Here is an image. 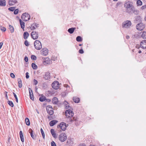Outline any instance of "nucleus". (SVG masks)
Listing matches in <instances>:
<instances>
[{"label": "nucleus", "mask_w": 146, "mask_h": 146, "mask_svg": "<svg viewBox=\"0 0 146 146\" xmlns=\"http://www.w3.org/2000/svg\"><path fill=\"white\" fill-rule=\"evenodd\" d=\"M65 115L67 119V121L69 123H72L76 119L72 117L74 115V113L72 111L70 110H68L65 111Z\"/></svg>", "instance_id": "f257e3e1"}, {"label": "nucleus", "mask_w": 146, "mask_h": 146, "mask_svg": "<svg viewBox=\"0 0 146 146\" xmlns=\"http://www.w3.org/2000/svg\"><path fill=\"white\" fill-rule=\"evenodd\" d=\"M34 46L37 50H39L42 48V44L40 41L38 40H36L34 42Z\"/></svg>", "instance_id": "f03ea898"}, {"label": "nucleus", "mask_w": 146, "mask_h": 146, "mask_svg": "<svg viewBox=\"0 0 146 146\" xmlns=\"http://www.w3.org/2000/svg\"><path fill=\"white\" fill-rule=\"evenodd\" d=\"M21 18L23 20L25 21H27L30 19V16L27 13H25L22 15Z\"/></svg>", "instance_id": "7ed1b4c3"}, {"label": "nucleus", "mask_w": 146, "mask_h": 146, "mask_svg": "<svg viewBox=\"0 0 146 146\" xmlns=\"http://www.w3.org/2000/svg\"><path fill=\"white\" fill-rule=\"evenodd\" d=\"M67 136L66 134L62 133L59 135L58 138L59 140L61 142L64 141L67 139Z\"/></svg>", "instance_id": "20e7f679"}, {"label": "nucleus", "mask_w": 146, "mask_h": 146, "mask_svg": "<svg viewBox=\"0 0 146 146\" xmlns=\"http://www.w3.org/2000/svg\"><path fill=\"white\" fill-rule=\"evenodd\" d=\"M58 128H60L63 131H64L66 129L67 126L65 123L62 122L60 123L59 125H57Z\"/></svg>", "instance_id": "39448f33"}, {"label": "nucleus", "mask_w": 146, "mask_h": 146, "mask_svg": "<svg viewBox=\"0 0 146 146\" xmlns=\"http://www.w3.org/2000/svg\"><path fill=\"white\" fill-rule=\"evenodd\" d=\"M136 28L138 30L142 31L144 29L145 25L142 23H140L136 25Z\"/></svg>", "instance_id": "423d86ee"}, {"label": "nucleus", "mask_w": 146, "mask_h": 146, "mask_svg": "<svg viewBox=\"0 0 146 146\" xmlns=\"http://www.w3.org/2000/svg\"><path fill=\"white\" fill-rule=\"evenodd\" d=\"M52 86L53 89L55 90L58 89L59 88V83L57 81H55L52 84Z\"/></svg>", "instance_id": "0eeeda50"}, {"label": "nucleus", "mask_w": 146, "mask_h": 146, "mask_svg": "<svg viewBox=\"0 0 146 146\" xmlns=\"http://www.w3.org/2000/svg\"><path fill=\"white\" fill-rule=\"evenodd\" d=\"M131 25V23L130 21H127L123 22L122 26L125 28H129Z\"/></svg>", "instance_id": "6e6552de"}, {"label": "nucleus", "mask_w": 146, "mask_h": 146, "mask_svg": "<svg viewBox=\"0 0 146 146\" xmlns=\"http://www.w3.org/2000/svg\"><path fill=\"white\" fill-rule=\"evenodd\" d=\"M31 35L33 39H36L38 37V33L36 31H32L31 33Z\"/></svg>", "instance_id": "1a4fd4ad"}, {"label": "nucleus", "mask_w": 146, "mask_h": 146, "mask_svg": "<svg viewBox=\"0 0 146 146\" xmlns=\"http://www.w3.org/2000/svg\"><path fill=\"white\" fill-rule=\"evenodd\" d=\"M140 46L143 49L146 48V40H144L141 42L140 43Z\"/></svg>", "instance_id": "9d476101"}, {"label": "nucleus", "mask_w": 146, "mask_h": 146, "mask_svg": "<svg viewBox=\"0 0 146 146\" xmlns=\"http://www.w3.org/2000/svg\"><path fill=\"white\" fill-rule=\"evenodd\" d=\"M46 110L47 112L50 115H52L53 114L54 111L53 108H46Z\"/></svg>", "instance_id": "9b49d317"}, {"label": "nucleus", "mask_w": 146, "mask_h": 146, "mask_svg": "<svg viewBox=\"0 0 146 146\" xmlns=\"http://www.w3.org/2000/svg\"><path fill=\"white\" fill-rule=\"evenodd\" d=\"M50 73L48 72H47L45 73L43 78L45 80H48L50 78Z\"/></svg>", "instance_id": "f8f14e48"}, {"label": "nucleus", "mask_w": 146, "mask_h": 146, "mask_svg": "<svg viewBox=\"0 0 146 146\" xmlns=\"http://www.w3.org/2000/svg\"><path fill=\"white\" fill-rule=\"evenodd\" d=\"M135 7L133 6L128 9H126V12L128 13H132L135 11Z\"/></svg>", "instance_id": "ddd939ff"}, {"label": "nucleus", "mask_w": 146, "mask_h": 146, "mask_svg": "<svg viewBox=\"0 0 146 146\" xmlns=\"http://www.w3.org/2000/svg\"><path fill=\"white\" fill-rule=\"evenodd\" d=\"M41 51L42 53L44 56H46L48 54V50L46 48L42 49Z\"/></svg>", "instance_id": "4468645a"}, {"label": "nucleus", "mask_w": 146, "mask_h": 146, "mask_svg": "<svg viewBox=\"0 0 146 146\" xmlns=\"http://www.w3.org/2000/svg\"><path fill=\"white\" fill-rule=\"evenodd\" d=\"M51 61L50 59L47 57L44 59V60L43 61V62L47 64H49L51 63Z\"/></svg>", "instance_id": "2eb2a0df"}, {"label": "nucleus", "mask_w": 146, "mask_h": 146, "mask_svg": "<svg viewBox=\"0 0 146 146\" xmlns=\"http://www.w3.org/2000/svg\"><path fill=\"white\" fill-rule=\"evenodd\" d=\"M17 2V0H9V4L10 6L14 5Z\"/></svg>", "instance_id": "dca6fc26"}, {"label": "nucleus", "mask_w": 146, "mask_h": 146, "mask_svg": "<svg viewBox=\"0 0 146 146\" xmlns=\"http://www.w3.org/2000/svg\"><path fill=\"white\" fill-rule=\"evenodd\" d=\"M31 30H34L38 27V24L36 23L33 24L31 25Z\"/></svg>", "instance_id": "f3484780"}, {"label": "nucleus", "mask_w": 146, "mask_h": 146, "mask_svg": "<svg viewBox=\"0 0 146 146\" xmlns=\"http://www.w3.org/2000/svg\"><path fill=\"white\" fill-rule=\"evenodd\" d=\"M50 132L53 137L55 139L57 138V135L55 133L54 130V129H51L50 130Z\"/></svg>", "instance_id": "a211bd4d"}, {"label": "nucleus", "mask_w": 146, "mask_h": 146, "mask_svg": "<svg viewBox=\"0 0 146 146\" xmlns=\"http://www.w3.org/2000/svg\"><path fill=\"white\" fill-rule=\"evenodd\" d=\"M73 100L75 103H78L80 101V99L77 97H74L73 98Z\"/></svg>", "instance_id": "6ab92c4d"}, {"label": "nucleus", "mask_w": 146, "mask_h": 146, "mask_svg": "<svg viewBox=\"0 0 146 146\" xmlns=\"http://www.w3.org/2000/svg\"><path fill=\"white\" fill-rule=\"evenodd\" d=\"M125 6L127 9H129V8H130L131 7H133V5L131 4L128 3L125 4Z\"/></svg>", "instance_id": "aec40b11"}, {"label": "nucleus", "mask_w": 146, "mask_h": 146, "mask_svg": "<svg viewBox=\"0 0 146 146\" xmlns=\"http://www.w3.org/2000/svg\"><path fill=\"white\" fill-rule=\"evenodd\" d=\"M58 121L56 120H52L50 122L49 125L50 126H53Z\"/></svg>", "instance_id": "412c9836"}, {"label": "nucleus", "mask_w": 146, "mask_h": 146, "mask_svg": "<svg viewBox=\"0 0 146 146\" xmlns=\"http://www.w3.org/2000/svg\"><path fill=\"white\" fill-rule=\"evenodd\" d=\"M58 100L57 98L54 97L52 100V102L53 104H56L58 103Z\"/></svg>", "instance_id": "4be33fe9"}, {"label": "nucleus", "mask_w": 146, "mask_h": 146, "mask_svg": "<svg viewBox=\"0 0 146 146\" xmlns=\"http://www.w3.org/2000/svg\"><path fill=\"white\" fill-rule=\"evenodd\" d=\"M19 135L21 141L23 142H24V140L23 137V133L22 131H20Z\"/></svg>", "instance_id": "5701e85b"}, {"label": "nucleus", "mask_w": 146, "mask_h": 146, "mask_svg": "<svg viewBox=\"0 0 146 146\" xmlns=\"http://www.w3.org/2000/svg\"><path fill=\"white\" fill-rule=\"evenodd\" d=\"M76 28H71L69 29L68 30V31L70 34H72L74 32Z\"/></svg>", "instance_id": "b1692460"}, {"label": "nucleus", "mask_w": 146, "mask_h": 146, "mask_svg": "<svg viewBox=\"0 0 146 146\" xmlns=\"http://www.w3.org/2000/svg\"><path fill=\"white\" fill-rule=\"evenodd\" d=\"M29 36V34L27 32H25L23 34L24 38V39H27Z\"/></svg>", "instance_id": "393cba45"}, {"label": "nucleus", "mask_w": 146, "mask_h": 146, "mask_svg": "<svg viewBox=\"0 0 146 146\" xmlns=\"http://www.w3.org/2000/svg\"><path fill=\"white\" fill-rule=\"evenodd\" d=\"M64 104L65 107L66 109H68L69 107V105L68 103L66 101H65L64 103Z\"/></svg>", "instance_id": "a878e982"}, {"label": "nucleus", "mask_w": 146, "mask_h": 146, "mask_svg": "<svg viewBox=\"0 0 146 146\" xmlns=\"http://www.w3.org/2000/svg\"><path fill=\"white\" fill-rule=\"evenodd\" d=\"M21 26V27L22 29H23L25 27V23H24L22 21L21 19L19 20Z\"/></svg>", "instance_id": "bb28decb"}, {"label": "nucleus", "mask_w": 146, "mask_h": 146, "mask_svg": "<svg viewBox=\"0 0 146 146\" xmlns=\"http://www.w3.org/2000/svg\"><path fill=\"white\" fill-rule=\"evenodd\" d=\"M30 98L32 100H34L33 92H29Z\"/></svg>", "instance_id": "cd10ccee"}, {"label": "nucleus", "mask_w": 146, "mask_h": 146, "mask_svg": "<svg viewBox=\"0 0 146 146\" xmlns=\"http://www.w3.org/2000/svg\"><path fill=\"white\" fill-rule=\"evenodd\" d=\"M6 1L5 0H1V6H5L6 5Z\"/></svg>", "instance_id": "c85d7f7f"}, {"label": "nucleus", "mask_w": 146, "mask_h": 146, "mask_svg": "<svg viewBox=\"0 0 146 146\" xmlns=\"http://www.w3.org/2000/svg\"><path fill=\"white\" fill-rule=\"evenodd\" d=\"M46 98L44 96H42L40 97L39 98V100L41 102H43L46 100Z\"/></svg>", "instance_id": "c756f323"}, {"label": "nucleus", "mask_w": 146, "mask_h": 146, "mask_svg": "<svg viewBox=\"0 0 146 146\" xmlns=\"http://www.w3.org/2000/svg\"><path fill=\"white\" fill-rule=\"evenodd\" d=\"M26 123L27 125H29L30 124V121L28 118H26L25 119Z\"/></svg>", "instance_id": "7c9ffc66"}, {"label": "nucleus", "mask_w": 146, "mask_h": 146, "mask_svg": "<svg viewBox=\"0 0 146 146\" xmlns=\"http://www.w3.org/2000/svg\"><path fill=\"white\" fill-rule=\"evenodd\" d=\"M143 39L146 38V31H143L141 35Z\"/></svg>", "instance_id": "2f4dec72"}, {"label": "nucleus", "mask_w": 146, "mask_h": 146, "mask_svg": "<svg viewBox=\"0 0 146 146\" xmlns=\"http://www.w3.org/2000/svg\"><path fill=\"white\" fill-rule=\"evenodd\" d=\"M32 67L33 69L34 70H36L37 68V65L34 63H32Z\"/></svg>", "instance_id": "473e14b6"}, {"label": "nucleus", "mask_w": 146, "mask_h": 146, "mask_svg": "<svg viewBox=\"0 0 146 146\" xmlns=\"http://www.w3.org/2000/svg\"><path fill=\"white\" fill-rule=\"evenodd\" d=\"M19 86V88H21L22 86V82L20 79H19L18 80Z\"/></svg>", "instance_id": "72a5a7b5"}, {"label": "nucleus", "mask_w": 146, "mask_h": 146, "mask_svg": "<svg viewBox=\"0 0 146 146\" xmlns=\"http://www.w3.org/2000/svg\"><path fill=\"white\" fill-rule=\"evenodd\" d=\"M9 29L10 30L11 33H12L14 32V29L13 27L11 26V25H9Z\"/></svg>", "instance_id": "f704fd0d"}, {"label": "nucleus", "mask_w": 146, "mask_h": 146, "mask_svg": "<svg viewBox=\"0 0 146 146\" xmlns=\"http://www.w3.org/2000/svg\"><path fill=\"white\" fill-rule=\"evenodd\" d=\"M76 40L78 42H81L82 41V38L80 36H78L76 38Z\"/></svg>", "instance_id": "c9c22d12"}, {"label": "nucleus", "mask_w": 146, "mask_h": 146, "mask_svg": "<svg viewBox=\"0 0 146 146\" xmlns=\"http://www.w3.org/2000/svg\"><path fill=\"white\" fill-rule=\"evenodd\" d=\"M42 88L44 89H45L48 87V86L47 84L46 83H44L42 84Z\"/></svg>", "instance_id": "e433bc0d"}, {"label": "nucleus", "mask_w": 146, "mask_h": 146, "mask_svg": "<svg viewBox=\"0 0 146 146\" xmlns=\"http://www.w3.org/2000/svg\"><path fill=\"white\" fill-rule=\"evenodd\" d=\"M137 6H140L142 5V2L140 0H138L137 2Z\"/></svg>", "instance_id": "4c0bfd02"}, {"label": "nucleus", "mask_w": 146, "mask_h": 146, "mask_svg": "<svg viewBox=\"0 0 146 146\" xmlns=\"http://www.w3.org/2000/svg\"><path fill=\"white\" fill-rule=\"evenodd\" d=\"M8 103L9 105L11 107H13L14 106V104L13 102L11 101H8Z\"/></svg>", "instance_id": "58836bf2"}, {"label": "nucleus", "mask_w": 146, "mask_h": 146, "mask_svg": "<svg viewBox=\"0 0 146 146\" xmlns=\"http://www.w3.org/2000/svg\"><path fill=\"white\" fill-rule=\"evenodd\" d=\"M40 131L41 133L42 137L44 139L45 138V134L44 132V131L42 128L40 129Z\"/></svg>", "instance_id": "ea45409f"}, {"label": "nucleus", "mask_w": 146, "mask_h": 146, "mask_svg": "<svg viewBox=\"0 0 146 146\" xmlns=\"http://www.w3.org/2000/svg\"><path fill=\"white\" fill-rule=\"evenodd\" d=\"M15 7H12L9 8L8 10L12 11H13L15 9Z\"/></svg>", "instance_id": "a19ab883"}, {"label": "nucleus", "mask_w": 146, "mask_h": 146, "mask_svg": "<svg viewBox=\"0 0 146 146\" xmlns=\"http://www.w3.org/2000/svg\"><path fill=\"white\" fill-rule=\"evenodd\" d=\"M139 11L138 10H136L135 8V11H134L133 13H134L135 15H138L139 14Z\"/></svg>", "instance_id": "79ce46f5"}, {"label": "nucleus", "mask_w": 146, "mask_h": 146, "mask_svg": "<svg viewBox=\"0 0 146 146\" xmlns=\"http://www.w3.org/2000/svg\"><path fill=\"white\" fill-rule=\"evenodd\" d=\"M13 94L14 96L15 99L17 103L18 102V98L17 97V96L16 94L15 93L13 92Z\"/></svg>", "instance_id": "37998d69"}, {"label": "nucleus", "mask_w": 146, "mask_h": 146, "mask_svg": "<svg viewBox=\"0 0 146 146\" xmlns=\"http://www.w3.org/2000/svg\"><path fill=\"white\" fill-rule=\"evenodd\" d=\"M31 58L33 60H35L36 59V57L35 56L32 55L31 56Z\"/></svg>", "instance_id": "c03bdc74"}, {"label": "nucleus", "mask_w": 146, "mask_h": 146, "mask_svg": "<svg viewBox=\"0 0 146 146\" xmlns=\"http://www.w3.org/2000/svg\"><path fill=\"white\" fill-rule=\"evenodd\" d=\"M24 44L27 46H29V44L28 41L27 40L25 41L24 42Z\"/></svg>", "instance_id": "a18cd8bd"}, {"label": "nucleus", "mask_w": 146, "mask_h": 146, "mask_svg": "<svg viewBox=\"0 0 146 146\" xmlns=\"http://www.w3.org/2000/svg\"><path fill=\"white\" fill-rule=\"evenodd\" d=\"M19 10L18 9H15L14 11V13L16 15L17 14Z\"/></svg>", "instance_id": "49530a36"}, {"label": "nucleus", "mask_w": 146, "mask_h": 146, "mask_svg": "<svg viewBox=\"0 0 146 146\" xmlns=\"http://www.w3.org/2000/svg\"><path fill=\"white\" fill-rule=\"evenodd\" d=\"M51 143V146H56L55 142L54 141H52Z\"/></svg>", "instance_id": "de8ad7c7"}, {"label": "nucleus", "mask_w": 146, "mask_h": 146, "mask_svg": "<svg viewBox=\"0 0 146 146\" xmlns=\"http://www.w3.org/2000/svg\"><path fill=\"white\" fill-rule=\"evenodd\" d=\"M38 83L37 81L35 79L33 80V84L35 85H36Z\"/></svg>", "instance_id": "09e8293b"}, {"label": "nucleus", "mask_w": 146, "mask_h": 146, "mask_svg": "<svg viewBox=\"0 0 146 146\" xmlns=\"http://www.w3.org/2000/svg\"><path fill=\"white\" fill-rule=\"evenodd\" d=\"M1 30L3 32H5L6 31V29L4 27H1Z\"/></svg>", "instance_id": "8fccbe9b"}, {"label": "nucleus", "mask_w": 146, "mask_h": 146, "mask_svg": "<svg viewBox=\"0 0 146 146\" xmlns=\"http://www.w3.org/2000/svg\"><path fill=\"white\" fill-rule=\"evenodd\" d=\"M51 115H47L48 118L50 120H52V117L51 116Z\"/></svg>", "instance_id": "3c124183"}, {"label": "nucleus", "mask_w": 146, "mask_h": 146, "mask_svg": "<svg viewBox=\"0 0 146 146\" xmlns=\"http://www.w3.org/2000/svg\"><path fill=\"white\" fill-rule=\"evenodd\" d=\"M29 73L28 72H27L26 73V78L27 79H28L29 78Z\"/></svg>", "instance_id": "603ef678"}, {"label": "nucleus", "mask_w": 146, "mask_h": 146, "mask_svg": "<svg viewBox=\"0 0 146 146\" xmlns=\"http://www.w3.org/2000/svg\"><path fill=\"white\" fill-rule=\"evenodd\" d=\"M29 133H30L31 135V133H33V130L31 129H30L29 130Z\"/></svg>", "instance_id": "864d4df0"}, {"label": "nucleus", "mask_w": 146, "mask_h": 146, "mask_svg": "<svg viewBox=\"0 0 146 146\" xmlns=\"http://www.w3.org/2000/svg\"><path fill=\"white\" fill-rule=\"evenodd\" d=\"M79 53L80 54H83L84 53V51L82 49H80L79 51Z\"/></svg>", "instance_id": "5fc2aeb1"}, {"label": "nucleus", "mask_w": 146, "mask_h": 146, "mask_svg": "<svg viewBox=\"0 0 146 146\" xmlns=\"http://www.w3.org/2000/svg\"><path fill=\"white\" fill-rule=\"evenodd\" d=\"M10 76L12 78H14L15 77V75L13 73H12L10 74Z\"/></svg>", "instance_id": "6e6d98bb"}, {"label": "nucleus", "mask_w": 146, "mask_h": 146, "mask_svg": "<svg viewBox=\"0 0 146 146\" xmlns=\"http://www.w3.org/2000/svg\"><path fill=\"white\" fill-rule=\"evenodd\" d=\"M31 135L33 139H35V137L33 135V133H31Z\"/></svg>", "instance_id": "4d7b16f0"}, {"label": "nucleus", "mask_w": 146, "mask_h": 146, "mask_svg": "<svg viewBox=\"0 0 146 146\" xmlns=\"http://www.w3.org/2000/svg\"><path fill=\"white\" fill-rule=\"evenodd\" d=\"M24 60L26 62H27L28 60V58L27 56H25L24 58Z\"/></svg>", "instance_id": "13d9d810"}, {"label": "nucleus", "mask_w": 146, "mask_h": 146, "mask_svg": "<svg viewBox=\"0 0 146 146\" xmlns=\"http://www.w3.org/2000/svg\"><path fill=\"white\" fill-rule=\"evenodd\" d=\"M66 93H62V96L63 97H64L66 96Z\"/></svg>", "instance_id": "bf43d9fd"}, {"label": "nucleus", "mask_w": 146, "mask_h": 146, "mask_svg": "<svg viewBox=\"0 0 146 146\" xmlns=\"http://www.w3.org/2000/svg\"><path fill=\"white\" fill-rule=\"evenodd\" d=\"M145 8H146V5L143 6L141 7V9H145Z\"/></svg>", "instance_id": "052dcab7"}, {"label": "nucleus", "mask_w": 146, "mask_h": 146, "mask_svg": "<svg viewBox=\"0 0 146 146\" xmlns=\"http://www.w3.org/2000/svg\"><path fill=\"white\" fill-rule=\"evenodd\" d=\"M78 146H86L85 144H80Z\"/></svg>", "instance_id": "680f3d73"}, {"label": "nucleus", "mask_w": 146, "mask_h": 146, "mask_svg": "<svg viewBox=\"0 0 146 146\" xmlns=\"http://www.w3.org/2000/svg\"><path fill=\"white\" fill-rule=\"evenodd\" d=\"M6 93L5 94V97H6V99H7V100H8V97L7 96V92H6Z\"/></svg>", "instance_id": "e2e57ef3"}, {"label": "nucleus", "mask_w": 146, "mask_h": 146, "mask_svg": "<svg viewBox=\"0 0 146 146\" xmlns=\"http://www.w3.org/2000/svg\"><path fill=\"white\" fill-rule=\"evenodd\" d=\"M52 108V106L50 105H49L47 106V108Z\"/></svg>", "instance_id": "0e129e2a"}, {"label": "nucleus", "mask_w": 146, "mask_h": 146, "mask_svg": "<svg viewBox=\"0 0 146 146\" xmlns=\"http://www.w3.org/2000/svg\"><path fill=\"white\" fill-rule=\"evenodd\" d=\"M64 87H66L67 88L68 87H69L68 85L67 84H64Z\"/></svg>", "instance_id": "69168bd1"}, {"label": "nucleus", "mask_w": 146, "mask_h": 146, "mask_svg": "<svg viewBox=\"0 0 146 146\" xmlns=\"http://www.w3.org/2000/svg\"><path fill=\"white\" fill-rule=\"evenodd\" d=\"M140 16H137V17L136 18V19L137 20V19L138 20H139V19H140Z\"/></svg>", "instance_id": "338daca9"}, {"label": "nucleus", "mask_w": 146, "mask_h": 146, "mask_svg": "<svg viewBox=\"0 0 146 146\" xmlns=\"http://www.w3.org/2000/svg\"><path fill=\"white\" fill-rule=\"evenodd\" d=\"M126 38L127 39H129V36H128V35H127L126 36Z\"/></svg>", "instance_id": "774afa93"}]
</instances>
